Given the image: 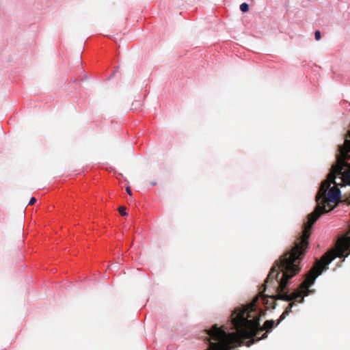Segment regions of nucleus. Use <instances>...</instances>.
<instances>
[{
	"label": "nucleus",
	"instance_id": "obj_5",
	"mask_svg": "<svg viewBox=\"0 0 350 350\" xmlns=\"http://www.w3.org/2000/svg\"><path fill=\"white\" fill-rule=\"evenodd\" d=\"M295 305L294 301L290 302L288 307L285 309V310L280 315L277 324H279L282 321H283L287 315H288L291 312H292V308Z\"/></svg>",
	"mask_w": 350,
	"mask_h": 350
},
{
	"label": "nucleus",
	"instance_id": "obj_11",
	"mask_svg": "<svg viewBox=\"0 0 350 350\" xmlns=\"http://www.w3.org/2000/svg\"><path fill=\"white\" fill-rule=\"evenodd\" d=\"M314 36H315V39H316L317 40H319L321 39V38L320 31L317 30V31H315Z\"/></svg>",
	"mask_w": 350,
	"mask_h": 350
},
{
	"label": "nucleus",
	"instance_id": "obj_7",
	"mask_svg": "<svg viewBox=\"0 0 350 350\" xmlns=\"http://www.w3.org/2000/svg\"><path fill=\"white\" fill-rule=\"evenodd\" d=\"M350 140H346L345 146L341 148V153L343 155L350 156Z\"/></svg>",
	"mask_w": 350,
	"mask_h": 350
},
{
	"label": "nucleus",
	"instance_id": "obj_12",
	"mask_svg": "<svg viewBox=\"0 0 350 350\" xmlns=\"http://www.w3.org/2000/svg\"><path fill=\"white\" fill-rule=\"evenodd\" d=\"M36 199L35 198H31L29 202V205H33L36 203Z\"/></svg>",
	"mask_w": 350,
	"mask_h": 350
},
{
	"label": "nucleus",
	"instance_id": "obj_4",
	"mask_svg": "<svg viewBox=\"0 0 350 350\" xmlns=\"http://www.w3.org/2000/svg\"><path fill=\"white\" fill-rule=\"evenodd\" d=\"M276 287V283L271 282L267 283L265 280L264 285L262 286V289L260 291L259 297H261L262 304L267 309H274L276 306L275 301L278 299L276 297L278 296Z\"/></svg>",
	"mask_w": 350,
	"mask_h": 350
},
{
	"label": "nucleus",
	"instance_id": "obj_3",
	"mask_svg": "<svg viewBox=\"0 0 350 350\" xmlns=\"http://www.w3.org/2000/svg\"><path fill=\"white\" fill-rule=\"evenodd\" d=\"M336 176H340L341 181L345 185H350V156L341 153L327 179L322 182L316 196L317 205L313 212L308 215V221L304 225L301 235L296 239L309 242L311 229L315 221L323 213L333 208L330 202L336 203L340 200V191L336 187L338 184L335 181Z\"/></svg>",
	"mask_w": 350,
	"mask_h": 350
},
{
	"label": "nucleus",
	"instance_id": "obj_8",
	"mask_svg": "<svg viewBox=\"0 0 350 350\" xmlns=\"http://www.w3.org/2000/svg\"><path fill=\"white\" fill-rule=\"evenodd\" d=\"M240 10L243 12H247L248 10H249V5L247 3H243L242 4H241L240 5Z\"/></svg>",
	"mask_w": 350,
	"mask_h": 350
},
{
	"label": "nucleus",
	"instance_id": "obj_6",
	"mask_svg": "<svg viewBox=\"0 0 350 350\" xmlns=\"http://www.w3.org/2000/svg\"><path fill=\"white\" fill-rule=\"evenodd\" d=\"M206 332L207 334L206 338L209 342V347L206 350H221L217 341H214L213 339H211L209 335L208 334V330H206Z\"/></svg>",
	"mask_w": 350,
	"mask_h": 350
},
{
	"label": "nucleus",
	"instance_id": "obj_10",
	"mask_svg": "<svg viewBox=\"0 0 350 350\" xmlns=\"http://www.w3.org/2000/svg\"><path fill=\"white\" fill-rule=\"evenodd\" d=\"M125 210H126V208L124 206H120L118 208V211H119L120 214L122 216H125L127 215Z\"/></svg>",
	"mask_w": 350,
	"mask_h": 350
},
{
	"label": "nucleus",
	"instance_id": "obj_14",
	"mask_svg": "<svg viewBox=\"0 0 350 350\" xmlns=\"http://www.w3.org/2000/svg\"><path fill=\"white\" fill-rule=\"evenodd\" d=\"M150 184L153 186L156 185H157V183L156 182H152L150 183Z\"/></svg>",
	"mask_w": 350,
	"mask_h": 350
},
{
	"label": "nucleus",
	"instance_id": "obj_15",
	"mask_svg": "<svg viewBox=\"0 0 350 350\" xmlns=\"http://www.w3.org/2000/svg\"><path fill=\"white\" fill-rule=\"evenodd\" d=\"M348 201H349V204H350V196H349V198H348Z\"/></svg>",
	"mask_w": 350,
	"mask_h": 350
},
{
	"label": "nucleus",
	"instance_id": "obj_2",
	"mask_svg": "<svg viewBox=\"0 0 350 350\" xmlns=\"http://www.w3.org/2000/svg\"><path fill=\"white\" fill-rule=\"evenodd\" d=\"M259 297H255L248 305L237 308L232 314V324L235 332L227 333L223 327L214 325L208 330L211 339L217 341L221 350H232L234 345L241 344L243 339L260 340L267 337V333L274 327L273 320H267L262 327L260 326L261 310L258 308Z\"/></svg>",
	"mask_w": 350,
	"mask_h": 350
},
{
	"label": "nucleus",
	"instance_id": "obj_9",
	"mask_svg": "<svg viewBox=\"0 0 350 350\" xmlns=\"http://www.w3.org/2000/svg\"><path fill=\"white\" fill-rule=\"evenodd\" d=\"M346 137H347V139H346L345 140H347V139H348V140H350V131H349L348 132V133L347 134ZM345 142H346V141H345V143H344L343 146H340V148H339L340 154H339V155L338 156V157H337V161L338 160V158L341 156V148H342V147H343V146H345Z\"/></svg>",
	"mask_w": 350,
	"mask_h": 350
},
{
	"label": "nucleus",
	"instance_id": "obj_13",
	"mask_svg": "<svg viewBox=\"0 0 350 350\" xmlns=\"http://www.w3.org/2000/svg\"><path fill=\"white\" fill-rule=\"evenodd\" d=\"M126 191L127 193H128L129 196H131V194H132V193H131V188H130L129 187H127L126 188Z\"/></svg>",
	"mask_w": 350,
	"mask_h": 350
},
{
	"label": "nucleus",
	"instance_id": "obj_1",
	"mask_svg": "<svg viewBox=\"0 0 350 350\" xmlns=\"http://www.w3.org/2000/svg\"><path fill=\"white\" fill-rule=\"evenodd\" d=\"M309 245V242L295 239L293 246L280 256L278 260L271 269L266 278V282L277 284L276 293L278 299L280 300L302 303L304 296H308L312 292L309 288L314 283L317 278L322 273V270H318L317 267L313 266L306 275L305 280L301 283L299 288L289 294L287 288L288 281L298 274L301 269V262L304 258Z\"/></svg>",
	"mask_w": 350,
	"mask_h": 350
}]
</instances>
